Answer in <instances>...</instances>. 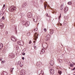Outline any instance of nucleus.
Here are the masks:
<instances>
[{"instance_id": "7ed1b4c3", "label": "nucleus", "mask_w": 75, "mask_h": 75, "mask_svg": "<svg viewBox=\"0 0 75 75\" xmlns=\"http://www.w3.org/2000/svg\"><path fill=\"white\" fill-rule=\"evenodd\" d=\"M25 71L24 69H22L20 71V74L21 75H24L25 74Z\"/></svg>"}, {"instance_id": "f8f14e48", "label": "nucleus", "mask_w": 75, "mask_h": 75, "mask_svg": "<svg viewBox=\"0 0 75 75\" xmlns=\"http://www.w3.org/2000/svg\"><path fill=\"white\" fill-rule=\"evenodd\" d=\"M30 24V22H27L25 24V25L26 27H28L29 26Z\"/></svg>"}, {"instance_id": "72a5a7b5", "label": "nucleus", "mask_w": 75, "mask_h": 75, "mask_svg": "<svg viewBox=\"0 0 75 75\" xmlns=\"http://www.w3.org/2000/svg\"><path fill=\"white\" fill-rule=\"evenodd\" d=\"M2 18L3 19V20H4V19H5L4 17L3 16V17Z\"/></svg>"}, {"instance_id": "20e7f679", "label": "nucleus", "mask_w": 75, "mask_h": 75, "mask_svg": "<svg viewBox=\"0 0 75 75\" xmlns=\"http://www.w3.org/2000/svg\"><path fill=\"white\" fill-rule=\"evenodd\" d=\"M28 17L29 18H31L32 17V14H31V13L29 12L28 13L27 15Z\"/></svg>"}, {"instance_id": "f3484780", "label": "nucleus", "mask_w": 75, "mask_h": 75, "mask_svg": "<svg viewBox=\"0 0 75 75\" xmlns=\"http://www.w3.org/2000/svg\"><path fill=\"white\" fill-rule=\"evenodd\" d=\"M3 47V44L2 43H1V44L0 45V49H1V48H2Z\"/></svg>"}, {"instance_id": "e433bc0d", "label": "nucleus", "mask_w": 75, "mask_h": 75, "mask_svg": "<svg viewBox=\"0 0 75 75\" xmlns=\"http://www.w3.org/2000/svg\"><path fill=\"white\" fill-rule=\"evenodd\" d=\"M45 40H46V41H48V38H46V39Z\"/></svg>"}, {"instance_id": "f257e3e1", "label": "nucleus", "mask_w": 75, "mask_h": 75, "mask_svg": "<svg viewBox=\"0 0 75 75\" xmlns=\"http://www.w3.org/2000/svg\"><path fill=\"white\" fill-rule=\"evenodd\" d=\"M8 10L11 12H13L16 10V8L14 6H12L10 7L9 8Z\"/></svg>"}, {"instance_id": "5701e85b", "label": "nucleus", "mask_w": 75, "mask_h": 75, "mask_svg": "<svg viewBox=\"0 0 75 75\" xmlns=\"http://www.w3.org/2000/svg\"><path fill=\"white\" fill-rule=\"evenodd\" d=\"M13 69H12V68H11L10 71L11 72H13Z\"/></svg>"}, {"instance_id": "39448f33", "label": "nucleus", "mask_w": 75, "mask_h": 75, "mask_svg": "<svg viewBox=\"0 0 75 75\" xmlns=\"http://www.w3.org/2000/svg\"><path fill=\"white\" fill-rule=\"evenodd\" d=\"M18 44L20 45H24V42L23 41L18 42Z\"/></svg>"}, {"instance_id": "cd10ccee", "label": "nucleus", "mask_w": 75, "mask_h": 75, "mask_svg": "<svg viewBox=\"0 0 75 75\" xmlns=\"http://www.w3.org/2000/svg\"><path fill=\"white\" fill-rule=\"evenodd\" d=\"M47 6V4L44 5L45 8H46Z\"/></svg>"}, {"instance_id": "864d4df0", "label": "nucleus", "mask_w": 75, "mask_h": 75, "mask_svg": "<svg viewBox=\"0 0 75 75\" xmlns=\"http://www.w3.org/2000/svg\"><path fill=\"white\" fill-rule=\"evenodd\" d=\"M52 65H53V64H52Z\"/></svg>"}, {"instance_id": "7c9ffc66", "label": "nucleus", "mask_w": 75, "mask_h": 75, "mask_svg": "<svg viewBox=\"0 0 75 75\" xmlns=\"http://www.w3.org/2000/svg\"><path fill=\"white\" fill-rule=\"evenodd\" d=\"M31 43H32L31 41L30 40L29 42V44H31Z\"/></svg>"}, {"instance_id": "a211bd4d", "label": "nucleus", "mask_w": 75, "mask_h": 75, "mask_svg": "<svg viewBox=\"0 0 75 75\" xmlns=\"http://www.w3.org/2000/svg\"><path fill=\"white\" fill-rule=\"evenodd\" d=\"M58 73L60 74V75H61V74H62V71H61L59 70L58 71Z\"/></svg>"}, {"instance_id": "aec40b11", "label": "nucleus", "mask_w": 75, "mask_h": 75, "mask_svg": "<svg viewBox=\"0 0 75 75\" xmlns=\"http://www.w3.org/2000/svg\"><path fill=\"white\" fill-rule=\"evenodd\" d=\"M70 67H74V64H70Z\"/></svg>"}, {"instance_id": "423d86ee", "label": "nucleus", "mask_w": 75, "mask_h": 75, "mask_svg": "<svg viewBox=\"0 0 75 75\" xmlns=\"http://www.w3.org/2000/svg\"><path fill=\"white\" fill-rule=\"evenodd\" d=\"M64 11L65 13H67L68 11V8H67V7H65L64 9Z\"/></svg>"}, {"instance_id": "2f4dec72", "label": "nucleus", "mask_w": 75, "mask_h": 75, "mask_svg": "<svg viewBox=\"0 0 75 75\" xmlns=\"http://www.w3.org/2000/svg\"><path fill=\"white\" fill-rule=\"evenodd\" d=\"M1 62V64H4V61H3Z\"/></svg>"}, {"instance_id": "bb28decb", "label": "nucleus", "mask_w": 75, "mask_h": 75, "mask_svg": "<svg viewBox=\"0 0 75 75\" xmlns=\"http://www.w3.org/2000/svg\"><path fill=\"white\" fill-rule=\"evenodd\" d=\"M71 2L70 1V2H69L68 3V4H69V5H70V4H71Z\"/></svg>"}, {"instance_id": "0eeeda50", "label": "nucleus", "mask_w": 75, "mask_h": 75, "mask_svg": "<svg viewBox=\"0 0 75 75\" xmlns=\"http://www.w3.org/2000/svg\"><path fill=\"white\" fill-rule=\"evenodd\" d=\"M27 5V3L25 2L23 3V7H25Z\"/></svg>"}, {"instance_id": "c9c22d12", "label": "nucleus", "mask_w": 75, "mask_h": 75, "mask_svg": "<svg viewBox=\"0 0 75 75\" xmlns=\"http://www.w3.org/2000/svg\"><path fill=\"white\" fill-rule=\"evenodd\" d=\"M11 38H14V36H12Z\"/></svg>"}, {"instance_id": "a18cd8bd", "label": "nucleus", "mask_w": 75, "mask_h": 75, "mask_svg": "<svg viewBox=\"0 0 75 75\" xmlns=\"http://www.w3.org/2000/svg\"><path fill=\"white\" fill-rule=\"evenodd\" d=\"M12 69H14V68H12Z\"/></svg>"}, {"instance_id": "a878e982", "label": "nucleus", "mask_w": 75, "mask_h": 75, "mask_svg": "<svg viewBox=\"0 0 75 75\" xmlns=\"http://www.w3.org/2000/svg\"><path fill=\"white\" fill-rule=\"evenodd\" d=\"M34 31H37V28H36L34 29Z\"/></svg>"}, {"instance_id": "c03bdc74", "label": "nucleus", "mask_w": 75, "mask_h": 75, "mask_svg": "<svg viewBox=\"0 0 75 75\" xmlns=\"http://www.w3.org/2000/svg\"><path fill=\"white\" fill-rule=\"evenodd\" d=\"M62 24H61V23H60V25H61H61H62Z\"/></svg>"}, {"instance_id": "c85d7f7f", "label": "nucleus", "mask_w": 75, "mask_h": 75, "mask_svg": "<svg viewBox=\"0 0 75 75\" xmlns=\"http://www.w3.org/2000/svg\"><path fill=\"white\" fill-rule=\"evenodd\" d=\"M20 67H21L23 66V64H22L21 63L20 64Z\"/></svg>"}, {"instance_id": "473e14b6", "label": "nucleus", "mask_w": 75, "mask_h": 75, "mask_svg": "<svg viewBox=\"0 0 75 75\" xmlns=\"http://www.w3.org/2000/svg\"><path fill=\"white\" fill-rule=\"evenodd\" d=\"M25 53H23V54H22V55H25Z\"/></svg>"}, {"instance_id": "6e6552de", "label": "nucleus", "mask_w": 75, "mask_h": 75, "mask_svg": "<svg viewBox=\"0 0 75 75\" xmlns=\"http://www.w3.org/2000/svg\"><path fill=\"white\" fill-rule=\"evenodd\" d=\"M41 64H42V63H41V62L40 61H39L37 63V66L38 65H41Z\"/></svg>"}, {"instance_id": "412c9836", "label": "nucleus", "mask_w": 75, "mask_h": 75, "mask_svg": "<svg viewBox=\"0 0 75 75\" xmlns=\"http://www.w3.org/2000/svg\"><path fill=\"white\" fill-rule=\"evenodd\" d=\"M37 18H34L33 19V21H37Z\"/></svg>"}, {"instance_id": "a19ab883", "label": "nucleus", "mask_w": 75, "mask_h": 75, "mask_svg": "<svg viewBox=\"0 0 75 75\" xmlns=\"http://www.w3.org/2000/svg\"><path fill=\"white\" fill-rule=\"evenodd\" d=\"M33 39L34 40H37V39H36V38H34Z\"/></svg>"}, {"instance_id": "c756f323", "label": "nucleus", "mask_w": 75, "mask_h": 75, "mask_svg": "<svg viewBox=\"0 0 75 75\" xmlns=\"http://www.w3.org/2000/svg\"><path fill=\"white\" fill-rule=\"evenodd\" d=\"M44 30L45 32L47 31V29L45 28H44Z\"/></svg>"}, {"instance_id": "1a4fd4ad", "label": "nucleus", "mask_w": 75, "mask_h": 75, "mask_svg": "<svg viewBox=\"0 0 75 75\" xmlns=\"http://www.w3.org/2000/svg\"><path fill=\"white\" fill-rule=\"evenodd\" d=\"M11 40L12 41H17V39H16L15 38H11Z\"/></svg>"}, {"instance_id": "4c0bfd02", "label": "nucleus", "mask_w": 75, "mask_h": 75, "mask_svg": "<svg viewBox=\"0 0 75 75\" xmlns=\"http://www.w3.org/2000/svg\"><path fill=\"white\" fill-rule=\"evenodd\" d=\"M46 16H47V17H48V14L46 13Z\"/></svg>"}, {"instance_id": "4be33fe9", "label": "nucleus", "mask_w": 75, "mask_h": 75, "mask_svg": "<svg viewBox=\"0 0 75 75\" xmlns=\"http://www.w3.org/2000/svg\"><path fill=\"white\" fill-rule=\"evenodd\" d=\"M11 54H9V58H11V56H12V55H11Z\"/></svg>"}, {"instance_id": "de8ad7c7", "label": "nucleus", "mask_w": 75, "mask_h": 75, "mask_svg": "<svg viewBox=\"0 0 75 75\" xmlns=\"http://www.w3.org/2000/svg\"><path fill=\"white\" fill-rule=\"evenodd\" d=\"M35 42V41H33V42L34 43V42Z\"/></svg>"}, {"instance_id": "6ab92c4d", "label": "nucleus", "mask_w": 75, "mask_h": 75, "mask_svg": "<svg viewBox=\"0 0 75 75\" xmlns=\"http://www.w3.org/2000/svg\"><path fill=\"white\" fill-rule=\"evenodd\" d=\"M46 37L47 38H50V35H47L46 36Z\"/></svg>"}, {"instance_id": "393cba45", "label": "nucleus", "mask_w": 75, "mask_h": 75, "mask_svg": "<svg viewBox=\"0 0 75 75\" xmlns=\"http://www.w3.org/2000/svg\"><path fill=\"white\" fill-rule=\"evenodd\" d=\"M27 35L28 36H30V33H27Z\"/></svg>"}, {"instance_id": "f704fd0d", "label": "nucleus", "mask_w": 75, "mask_h": 75, "mask_svg": "<svg viewBox=\"0 0 75 75\" xmlns=\"http://www.w3.org/2000/svg\"><path fill=\"white\" fill-rule=\"evenodd\" d=\"M61 14H60V16L59 17V18H61Z\"/></svg>"}, {"instance_id": "37998d69", "label": "nucleus", "mask_w": 75, "mask_h": 75, "mask_svg": "<svg viewBox=\"0 0 75 75\" xmlns=\"http://www.w3.org/2000/svg\"><path fill=\"white\" fill-rule=\"evenodd\" d=\"M74 69H75V67L72 70H74Z\"/></svg>"}, {"instance_id": "b1692460", "label": "nucleus", "mask_w": 75, "mask_h": 75, "mask_svg": "<svg viewBox=\"0 0 75 75\" xmlns=\"http://www.w3.org/2000/svg\"><path fill=\"white\" fill-rule=\"evenodd\" d=\"M18 64H21V61H18Z\"/></svg>"}, {"instance_id": "9d476101", "label": "nucleus", "mask_w": 75, "mask_h": 75, "mask_svg": "<svg viewBox=\"0 0 75 75\" xmlns=\"http://www.w3.org/2000/svg\"><path fill=\"white\" fill-rule=\"evenodd\" d=\"M4 27V24L3 23H0V28H3Z\"/></svg>"}, {"instance_id": "09e8293b", "label": "nucleus", "mask_w": 75, "mask_h": 75, "mask_svg": "<svg viewBox=\"0 0 75 75\" xmlns=\"http://www.w3.org/2000/svg\"><path fill=\"white\" fill-rule=\"evenodd\" d=\"M6 34H7V32H6Z\"/></svg>"}, {"instance_id": "2eb2a0df", "label": "nucleus", "mask_w": 75, "mask_h": 75, "mask_svg": "<svg viewBox=\"0 0 75 75\" xmlns=\"http://www.w3.org/2000/svg\"><path fill=\"white\" fill-rule=\"evenodd\" d=\"M63 7H64V5H62L61 6V8H60L61 10H63Z\"/></svg>"}, {"instance_id": "ddd939ff", "label": "nucleus", "mask_w": 75, "mask_h": 75, "mask_svg": "<svg viewBox=\"0 0 75 75\" xmlns=\"http://www.w3.org/2000/svg\"><path fill=\"white\" fill-rule=\"evenodd\" d=\"M44 52H45V50H44L43 49H42L40 51V54H43Z\"/></svg>"}, {"instance_id": "603ef678", "label": "nucleus", "mask_w": 75, "mask_h": 75, "mask_svg": "<svg viewBox=\"0 0 75 75\" xmlns=\"http://www.w3.org/2000/svg\"><path fill=\"white\" fill-rule=\"evenodd\" d=\"M42 47H43V45H42Z\"/></svg>"}, {"instance_id": "8fccbe9b", "label": "nucleus", "mask_w": 75, "mask_h": 75, "mask_svg": "<svg viewBox=\"0 0 75 75\" xmlns=\"http://www.w3.org/2000/svg\"><path fill=\"white\" fill-rule=\"evenodd\" d=\"M52 61L53 63L54 62H53V61Z\"/></svg>"}, {"instance_id": "79ce46f5", "label": "nucleus", "mask_w": 75, "mask_h": 75, "mask_svg": "<svg viewBox=\"0 0 75 75\" xmlns=\"http://www.w3.org/2000/svg\"><path fill=\"white\" fill-rule=\"evenodd\" d=\"M5 7V4H4L3 6V7Z\"/></svg>"}, {"instance_id": "f03ea898", "label": "nucleus", "mask_w": 75, "mask_h": 75, "mask_svg": "<svg viewBox=\"0 0 75 75\" xmlns=\"http://www.w3.org/2000/svg\"><path fill=\"white\" fill-rule=\"evenodd\" d=\"M50 74H54V68L52 66H51L50 68Z\"/></svg>"}, {"instance_id": "9b49d317", "label": "nucleus", "mask_w": 75, "mask_h": 75, "mask_svg": "<svg viewBox=\"0 0 75 75\" xmlns=\"http://www.w3.org/2000/svg\"><path fill=\"white\" fill-rule=\"evenodd\" d=\"M54 32V30L53 29L51 30L50 32V34H52Z\"/></svg>"}, {"instance_id": "49530a36", "label": "nucleus", "mask_w": 75, "mask_h": 75, "mask_svg": "<svg viewBox=\"0 0 75 75\" xmlns=\"http://www.w3.org/2000/svg\"><path fill=\"white\" fill-rule=\"evenodd\" d=\"M0 61H2V59H0Z\"/></svg>"}, {"instance_id": "4468645a", "label": "nucleus", "mask_w": 75, "mask_h": 75, "mask_svg": "<svg viewBox=\"0 0 75 75\" xmlns=\"http://www.w3.org/2000/svg\"><path fill=\"white\" fill-rule=\"evenodd\" d=\"M38 34L37 35V33H35L34 35V37H35V38H38Z\"/></svg>"}, {"instance_id": "3c124183", "label": "nucleus", "mask_w": 75, "mask_h": 75, "mask_svg": "<svg viewBox=\"0 0 75 75\" xmlns=\"http://www.w3.org/2000/svg\"><path fill=\"white\" fill-rule=\"evenodd\" d=\"M51 64H52V63L51 62Z\"/></svg>"}, {"instance_id": "58836bf2", "label": "nucleus", "mask_w": 75, "mask_h": 75, "mask_svg": "<svg viewBox=\"0 0 75 75\" xmlns=\"http://www.w3.org/2000/svg\"><path fill=\"white\" fill-rule=\"evenodd\" d=\"M22 59H23V60H24V57H23L22 58Z\"/></svg>"}, {"instance_id": "ea45409f", "label": "nucleus", "mask_w": 75, "mask_h": 75, "mask_svg": "<svg viewBox=\"0 0 75 75\" xmlns=\"http://www.w3.org/2000/svg\"><path fill=\"white\" fill-rule=\"evenodd\" d=\"M34 48H35H35H36V46H34Z\"/></svg>"}, {"instance_id": "dca6fc26", "label": "nucleus", "mask_w": 75, "mask_h": 75, "mask_svg": "<svg viewBox=\"0 0 75 75\" xmlns=\"http://www.w3.org/2000/svg\"><path fill=\"white\" fill-rule=\"evenodd\" d=\"M41 73H40L39 74V75H43V74H44V72L43 71L41 70Z\"/></svg>"}]
</instances>
